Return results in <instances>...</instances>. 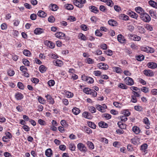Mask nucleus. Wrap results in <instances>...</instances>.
I'll return each mask as SVG.
<instances>
[{
  "label": "nucleus",
  "mask_w": 157,
  "mask_h": 157,
  "mask_svg": "<svg viewBox=\"0 0 157 157\" xmlns=\"http://www.w3.org/2000/svg\"><path fill=\"white\" fill-rule=\"evenodd\" d=\"M134 108L137 111H141L143 109L142 107L139 105H136Z\"/></svg>",
  "instance_id": "55"
},
{
  "label": "nucleus",
  "mask_w": 157,
  "mask_h": 157,
  "mask_svg": "<svg viewBox=\"0 0 157 157\" xmlns=\"http://www.w3.org/2000/svg\"><path fill=\"white\" fill-rule=\"evenodd\" d=\"M121 121H127L128 118L124 116H121L120 117Z\"/></svg>",
  "instance_id": "63"
},
{
  "label": "nucleus",
  "mask_w": 157,
  "mask_h": 157,
  "mask_svg": "<svg viewBox=\"0 0 157 157\" xmlns=\"http://www.w3.org/2000/svg\"><path fill=\"white\" fill-rule=\"evenodd\" d=\"M48 83L49 86H53L55 84V82L53 80H50L48 82Z\"/></svg>",
  "instance_id": "53"
},
{
  "label": "nucleus",
  "mask_w": 157,
  "mask_h": 157,
  "mask_svg": "<svg viewBox=\"0 0 157 157\" xmlns=\"http://www.w3.org/2000/svg\"><path fill=\"white\" fill-rule=\"evenodd\" d=\"M141 49L142 51L147 53H152L154 52V49L148 46H144L141 48Z\"/></svg>",
  "instance_id": "2"
},
{
  "label": "nucleus",
  "mask_w": 157,
  "mask_h": 157,
  "mask_svg": "<svg viewBox=\"0 0 157 157\" xmlns=\"http://www.w3.org/2000/svg\"><path fill=\"white\" fill-rule=\"evenodd\" d=\"M69 149L71 151H74L75 149V146L74 143H70L69 144Z\"/></svg>",
  "instance_id": "30"
},
{
  "label": "nucleus",
  "mask_w": 157,
  "mask_h": 157,
  "mask_svg": "<svg viewBox=\"0 0 157 157\" xmlns=\"http://www.w3.org/2000/svg\"><path fill=\"white\" fill-rule=\"evenodd\" d=\"M44 32V30L40 28H36L34 31V33L36 35L40 34Z\"/></svg>",
  "instance_id": "11"
},
{
  "label": "nucleus",
  "mask_w": 157,
  "mask_h": 157,
  "mask_svg": "<svg viewBox=\"0 0 157 157\" xmlns=\"http://www.w3.org/2000/svg\"><path fill=\"white\" fill-rule=\"evenodd\" d=\"M118 87L123 89H126L128 88L126 85L122 83L119 84Z\"/></svg>",
  "instance_id": "44"
},
{
  "label": "nucleus",
  "mask_w": 157,
  "mask_h": 157,
  "mask_svg": "<svg viewBox=\"0 0 157 157\" xmlns=\"http://www.w3.org/2000/svg\"><path fill=\"white\" fill-rule=\"evenodd\" d=\"M84 129L88 134H90L92 132V130L88 127L85 126L84 128Z\"/></svg>",
  "instance_id": "45"
},
{
  "label": "nucleus",
  "mask_w": 157,
  "mask_h": 157,
  "mask_svg": "<svg viewBox=\"0 0 157 157\" xmlns=\"http://www.w3.org/2000/svg\"><path fill=\"white\" fill-rule=\"evenodd\" d=\"M14 71L13 70H9L7 71V74L8 75L10 76H13V75L14 74Z\"/></svg>",
  "instance_id": "51"
},
{
  "label": "nucleus",
  "mask_w": 157,
  "mask_h": 157,
  "mask_svg": "<svg viewBox=\"0 0 157 157\" xmlns=\"http://www.w3.org/2000/svg\"><path fill=\"white\" fill-rule=\"evenodd\" d=\"M106 3L108 6L110 7H112L113 5V3L111 0H107Z\"/></svg>",
  "instance_id": "52"
},
{
  "label": "nucleus",
  "mask_w": 157,
  "mask_h": 157,
  "mask_svg": "<svg viewBox=\"0 0 157 157\" xmlns=\"http://www.w3.org/2000/svg\"><path fill=\"white\" fill-rule=\"evenodd\" d=\"M18 87L21 89H23L24 88V86L22 83L21 82H18L17 83Z\"/></svg>",
  "instance_id": "61"
},
{
  "label": "nucleus",
  "mask_w": 157,
  "mask_h": 157,
  "mask_svg": "<svg viewBox=\"0 0 157 157\" xmlns=\"http://www.w3.org/2000/svg\"><path fill=\"white\" fill-rule=\"evenodd\" d=\"M52 154V151L50 148L46 150L45 152L46 155L48 157H50Z\"/></svg>",
  "instance_id": "22"
},
{
  "label": "nucleus",
  "mask_w": 157,
  "mask_h": 157,
  "mask_svg": "<svg viewBox=\"0 0 157 157\" xmlns=\"http://www.w3.org/2000/svg\"><path fill=\"white\" fill-rule=\"evenodd\" d=\"M78 36L79 39L83 40H86L87 39L86 37L82 33H79Z\"/></svg>",
  "instance_id": "37"
},
{
  "label": "nucleus",
  "mask_w": 157,
  "mask_h": 157,
  "mask_svg": "<svg viewBox=\"0 0 157 157\" xmlns=\"http://www.w3.org/2000/svg\"><path fill=\"white\" fill-rule=\"evenodd\" d=\"M131 141L132 144L136 145L138 144L139 139L137 138H134L131 139Z\"/></svg>",
  "instance_id": "34"
},
{
  "label": "nucleus",
  "mask_w": 157,
  "mask_h": 157,
  "mask_svg": "<svg viewBox=\"0 0 157 157\" xmlns=\"http://www.w3.org/2000/svg\"><path fill=\"white\" fill-rule=\"evenodd\" d=\"M86 81L88 83L91 84L92 83L94 82V80L91 77H88L87 78H86Z\"/></svg>",
  "instance_id": "49"
},
{
  "label": "nucleus",
  "mask_w": 157,
  "mask_h": 157,
  "mask_svg": "<svg viewBox=\"0 0 157 157\" xmlns=\"http://www.w3.org/2000/svg\"><path fill=\"white\" fill-rule=\"evenodd\" d=\"M73 3L75 5L79 8H81L83 6V5L78 0H74L73 1Z\"/></svg>",
  "instance_id": "14"
},
{
  "label": "nucleus",
  "mask_w": 157,
  "mask_h": 157,
  "mask_svg": "<svg viewBox=\"0 0 157 157\" xmlns=\"http://www.w3.org/2000/svg\"><path fill=\"white\" fill-rule=\"evenodd\" d=\"M23 95L21 93H17L15 94V98L17 100H21L23 98Z\"/></svg>",
  "instance_id": "17"
},
{
  "label": "nucleus",
  "mask_w": 157,
  "mask_h": 157,
  "mask_svg": "<svg viewBox=\"0 0 157 157\" xmlns=\"http://www.w3.org/2000/svg\"><path fill=\"white\" fill-rule=\"evenodd\" d=\"M88 109L92 113H95L96 111L95 107L93 106H89L88 107Z\"/></svg>",
  "instance_id": "42"
},
{
  "label": "nucleus",
  "mask_w": 157,
  "mask_h": 157,
  "mask_svg": "<svg viewBox=\"0 0 157 157\" xmlns=\"http://www.w3.org/2000/svg\"><path fill=\"white\" fill-rule=\"evenodd\" d=\"M86 62L88 64H92L94 63V60L90 58H87L86 59Z\"/></svg>",
  "instance_id": "48"
},
{
  "label": "nucleus",
  "mask_w": 157,
  "mask_h": 157,
  "mask_svg": "<svg viewBox=\"0 0 157 157\" xmlns=\"http://www.w3.org/2000/svg\"><path fill=\"white\" fill-rule=\"evenodd\" d=\"M141 90L144 92V93H147L148 91V89L147 88L145 87H143L141 88Z\"/></svg>",
  "instance_id": "64"
},
{
  "label": "nucleus",
  "mask_w": 157,
  "mask_h": 157,
  "mask_svg": "<svg viewBox=\"0 0 157 157\" xmlns=\"http://www.w3.org/2000/svg\"><path fill=\"white\" fill-rule=\"evenodd\" d=\"M144 56L143 55L138 56L137 57L136 59L138 61H142L144 59Z\"/></svg>",
  "instance_id": "58"
},
{
  "label": "nucleus",
  "mask_w": 157,
  "mask_h": 157,
  "mask_svg": "<svg viewBox=\"0 0 157 157\" xmlns=\"http://www.w3.org/2000/svg\"><path fill=\"white\" fill-rule=\"evenodd\" d=\"M47 45L50 48H53L55 47V44L52 43L50 41H48V42H46Z\"/></svg>",
  "instance_id": "38"
},
{
  "label": "nucleus",
  "mask_w": 157,
  "mask_h": 157,
  "mask_svg": "<svg viewBox=\"0 0 157 157\" xmlns=\"http://www.w3.org/2000/svg\"><path fill=\"white\" fill-rule=\"evenodd\" d=\"M101 74V71H95L93 72V74L97 76H100Z\"/></svg>",
  "instance_id": "60"
},
{
  "label": "nucleus",
  "mask_w": 157,
  "mask_h": 157,
  "mask_svg": "<svg viewBox=\"0 0 157 157\" xmlns=\"http://www.w3.org/2000/svg\"><path fill=\"white\" fill-rule=\"evenodd\" d=\"M66 96L67 97L70 98L72 97L73 96V94L71 92L67 91L66 93Z\"/></svg>",
  "instance_id": "56"
},
{
  "label": "nucleus",
  "mask_w": 157,
  "mask_h": 157,
  "mask_svg": "<svg viewBox=\"0 0 157 157\" xmlns=\"http://www.w3.org/2000/svg\"><path fill=\"white\" fill-rule=\"evenodd\" d=\"M113 69L115 72H116L117 73H121L122 71L121 68L118 67H113Z\"/></svg>",
  "instance_id": "28"
},
{
  "label": "nucleus",
  "mask_w": 157,
  "mask_h": 157,
  "mask_svg": "<svg viewBox=\"0 0 157 157\" xmlns=\"http://www.w3.org/2000/svg\"><path fill=\"white\" fill-rule=\"evenodd\" d=\"M128 14L132 18L136 19H137V18L138 17V15L133 12H128Z\"/></svg>",
  "instance_id": "16"
},
{
  "label": "nucleus",
  "mask_w": 157,
  "mask_h": 157,
  "mask_svg": "<svg viewBox=\"0 0 157 157\" xmlns=\"http://www.w3.org/2000/svg\"><path fill=\"white\" fill-rule=\"evenodd\" d=\"M45 97L47 98V101L50 104H53L54 103V101L50 95L48 94L45 95Z\"/></svg>",
  "instance_id": "7"
},
{
  "label": "nucleus",
  "mask_w": 157,
  "mask_h": 157,
  "mask_svg": "<svg viewBox=\"0 0 157 157\" xmlns=\"http://www.w3.org/2000/svg\"><path fill=\"white\" fill-rule=\"evenodd\" d=\"M122 114L126 117L129 116L130 114V113L128 110H124L122 111Z\"/></svg>",
  "instance_id": "35"
},
{
  "label": "nucleus",
  "mask_w": 157,
  "mask_h": 157,
  "mask_svg": "<svg viewBox=\"0 0 157 157\" xmlns=\"http://www.w3.org/2000/svg\"><path fill=\"white\" fill-rule=\"evenodd\" d=\"M72 113L75 115L78 114L80 112V109L77 108L75 107L72 110Z\"/></svg>",
  "instance_id": "26"
},
{
  "label": "nucleus",
  "mask_w": 157,
  "mask_h": 157,
  "mask_svg": "<svg viewBox=\"0 0 157 157\" xmlns=\"http://www.w3.org/2000/svg\"><path fill=\"white\" fill-rule=\"evenodd\" d=\"M127 148L128 150L129 151H132L133 150V148L132 146L131 145L129 144L127 146Z\"/></svg>",
  "instance_id": "62"
},
{
  "label": "nucleus",
  "mask_w": 157,
  "mask_h": 157,
  "mask_svg": "<svg viewBox=\"0 0 157 157\" xmlns=\"http://www.w3.org/2000/svg\"><path fill=\"white\" fill-rule=\"evenodd\" d=\"M91 90L88 87L85 88L83 90V92L87 94H90V91Z\"/></svg>",
  "instance_id": "46"
},
{
  "label": "nucleus",
  "mask_w": 157,
  "mask_h": 157,
  "mask_svg": "<svg viewBox=\"0 0 157 157\" xmlns=\"http://www.w3.org/2000/svg\"><path fill=\"white\" fill-rule=\"evenodd\" d=\"M53 63L55 66H57L60 67L62 65V61L59 59L54 60L53 62Z\"/></svg>",
  "instance_id": "13"
},
{
  "label": "nucleus",
  "mask_w": 157,
  "mask_h": 157,
  "mask_svg": "<svg viewBox=\"0 0 157 157\" xmlns=\"http://www.w3.org/2000/svg\"><path fill=\"white\" fill-rule=\"evenodd\" d=\"M49 8L51 10L53 11H56L58 8V7L56 5L53 4L50 5Z\"/></svg>",
  "instance_id": "18"
},
{
  "label": "nucleus",
  "mask_w": 157,
  "mask_h": 157,
  "mask_svg": "<svg viewBox=\"0 0 157 157\" xmlns=\"http://www.w3.org/2000/svg\"><path fill=\"white\" fill-rule=\"evenodd\" d=\"M88 126L91 128L93 129L96 128V125L94 123L91 121H89L88 123Z\"/></svg>",
  "instance_id": "41"
},
{
  "label": "nucleus",
  "mask_w": 157,
  "mask_h": 157,
  "mask_svg": "<svg viewBox=\"0 0 157 157\" xmlns=\"http://www.w3.org/2000/svg\"><path fill=\"white\" fill-rule=\"evenodd\" d=\"M38 97V100L39 102L42 104H44L46 101L45 100H44L43 98L40 96H39Z\"/></svg>",
  "instance_id": "39"
},
{
  "label": "nucleus",
  "mask_w": 157,
  "mask_h": 157,
  "mask_svg": "<svg viewBox=\"0 0 157 157\" xmlns=\"http://www.w3.org/2000/svg\"><path fill=\"white\" fill-rule=\"evenodd\" d=\"M89 9L91 10V11L94 13H97L98 12V10H97V8L94 6H91L89 7Z\"/></svg>",
  "instance_id": "25"
},
{
  "label": "nucleus",
  "mask_w": 157,
  "mask_h": 157,
  "mask_svg": "<svg viewBox=\"0 0 157 157\" xmlns=\"http://www.w3.org/2000/svg\"><path fill=\"white\" fill-rule=\"evenodd\" d=\"M78 149L81 151L86 152L87 149L86 146L83 144L79 143L77 145Z\"/></svg>",
  "instance_id": "3"
},
{
  "label": "nucleus",
  "mask_w": 157,
  "mask_h": 157,
  "mask_svg": "<svg viewBox=\"0 0 157 157\" xmlns=\"http://www.w3.org/2000/svg\"><path fill=\"white\" fill-rule=\"evenodd\" d=\"M145 28L147 30L152 31L153 30V28L151 25L147 24L145 26Z\"/></svg>",
  "instance_id": "57"
},
{
  "label": "nucleus",
  "mask_w": 157,
  "mask_h": 157,
  "mask_svg": "<svg viewBox=\"0 0 157 157\" xmlns=\"http://www.w3.org/2000/svg\"><path fill=\"white\" fill-rule=\"evenodd\" d=\"M38 15L40 17H44L46 16L47 14L42 10H40L37 13Z\"/></svg>",
  "instance_id": "21"
},
{
  "label": "nucleus",
  "mask_w": 157,
  "mask_h": 157,
  "mask_svg": "<svg viewBox=\"0 0 157 157\" xmlns=\"http://www.w3.org/2000/svg\"><path fill=\"white\" fill-rule=\"evenodd\" d=\"M60 124L63 127L66 128L68 127V124L66 121L65 120H61L60 121Z\"/></svg>",
  "instance_id": "36"
},
{
  "label": "nucleus",
  "mask_w": 157,
  "mask_h": 157,
  "mask_svg": "<svg viewBox=\"0 0 157 157\" xmlns=\"http://www.w3.org/2000/svg\"><path fill=\"white\" fill-rule=\"evenodd\" d=\"M108 24L110 25L114 26L116 25L117 22L113 19H110L108 21Z\"/></svg>",
  "instance_id": "27"
},
{
  "label": "nucleus",
  "mask_w": 157,
  "mask_h": 157,
  "mask_svg": "<svg viewBox=\"0 0 157 157\" xmlns=\"http://www.w3.org/2000/svg\"><path fill=\"white\" fill-rule=\"evenodd\" d=\"M119 17L121 19L127 21L129 19V17L124 14H121Z\"/></svg>",
  "instance_id": "24"
},
{
  "label": "nucleus",
  "mask_w": 157,
  "mask_h": 157,
  "mask_svg": "<svg viewBox=\"0 0 157 157\" xmlns=\"http://www.w3.org/2000/svg\"><path fill=\"white\" fill-rule=\"evenodd\" d=\"M20 70L22 71L23 73L27 71V68L25 67V66H21L20 67Z\"/></svg>",
  "instance_id": "54"
},
{
  "label": "nucleus",
  "mask_w": 157,
  "mask_h": 157,
  "mask_svg": "<svg viewBox=\"0 0 157 157\" xmlns=\"http://www.w3.org/2000/svg\"><path fill=\"white\" fill-rule=\"evenodd\" d=\"M124 81L127 85L129 86L132 85L134 84V81L132 78L127 77L124 79Z\"/></svg>",
  "instance_id": "4"
},
{
  "label": "nucleus",
  "mask_w": 157,
  "mask_h": 157,
  "mask_svg": "<svg viewBox=\"0 0 157 157\" xmlns=\"http://www.w3.org/2000/svg\"><path fill=\"white\" fill-rule=\"evenodd\" d=\"M132 130L136 134H139L140 132L139 128L136 126L133 127Z\"/></svg>",
  "instance_id": "23"
},
{
  "label": "nucleus",
  "mask_w": 157,
  "mask_h": 157,
  "mask_svg": "<svg viewBox=\"0 0 157 157\" xmlns=\"http://www.w3.org/2000/svg\"><path fill=\"white\" fill-rule=\"evenodd\" d=\"M87 145L89 147V148L91 149H93L94 148V146L93 144L90 141H88L87 142Z\"/></svg>",
  "instance_id": "40"
},
{
  "label": "nucleus",
  "mask_w": 157,
  "mask_h": 157,
  "mask_svg": "<svg viewBox=\"0 0 157 157\" xmlns=\"http://www.w3.org/2000/svg\"><path fill=\"white\" fill-rule=\"evenodd\" d=\"M96 107L97 110L103 113L105 111L104 108L103 107H102V106L100 105H96Z\"/></svg>",
  "instance_id": "20"
},
{
  "label": "nucleus",
  "mask_w": 157,
  "mask_h": 157,
  "mask_svg": "<svg viewBox=\"0 0 157 157\" xmlns=\"http://www.w3.org/2000/svg\"><path fill=\"white\" fill-rule=\"evenodd\" d=\"M135 10L137 13L140 14V16L145 13L144 11L140 7H136L135 8Z\"/></svg>",
  "instance_id": "12"
},
{
  "label": "nucleus",
  "mask_w": 157,
  "mask_h": 157,
  "mask_svg": "<svg viewBox=\"0 0 157 157\" xmlns=\"http://www.w3.org/2000/svg\"><path fill=\"white\" fill-rule=\"evenodd\" d=\"M148 3L151 6L154 8H157V3L154 2L153 1L150 0L149 1Z\"/></svg>",
  "instance_id": "32"
},
{
  "label": "nucleus",
  "mask_w": 157,
  "mask_h": 157,
  "mask_svg": "<svg viewBox=\"0 0 157 157\" xmlns=\"http://www.w3.org/2000/svg\"><path fill=\"white\" fill-rule=\"evenodd\" d=\"M143 73L146 76L149 77H152L154 75L153 71L150 70H144Z\"/></svg>",
  "instance_id": "5"
},
{
  "label": "nucleus",
  "mask_w": 157,
  "mask_h": 157,
  "mask_svg": "<svg viewBox=\"0 0 157 157\" xmlns=\"http://www.w3.org/2000/svg\"><path fill=\"white\" fill-rule=\"evenodd\" d=\"M149 13L152 17L154 18L156 17V15L154 10H150L149 11Z\"/></svg>",
  "instance_id": "50"
},
{
  "label": "nucleus",
  "mask_w": 157,
  "mask_h": 157,
  "mask_svg": "<svg viewBox=\"0 0 157 157\" xmlns=\"http://www.w3.org/2000/svg\"><path fill=\"white\" fill-rule=\"evenodd\" d=\"M143 121L144 123L147 125V128H148L149 127L148 125H150V123L147 117H145Z\"/></svg>",
  "instance_id": "47"
},
{
  "label": "nucleus",
  "mask_w": 157,
  "mask_h": 157,
  "mask_svg": "<svg viewBox=\"0 0 157 157\" xmlns=\"http://www.w3.org/2000/svg\"><path fill=\"white\" fill-rule=\"evenodd\" d=\"M65 34L61 32H57L55 34V36L56 37L62 39L63 37H64Z\"/></svg>",
  "instance_id": "15"
},
{
  "label": "nucleus",
  "mask_w": 157,
  "mask_h": 157,
  "mask_svg": "<svg viewBox=\"0 0 157 157\" xmlns=\"http://www.w3.org/2000/svg\"><path fill=\"white\" fill-rule=\"evenodd\" d=\"M147 66L149 68L154 69L157 67V64L155 62H150L147 64Z\"/></svg>",
  "instance_id": "9"
},
{
  "label": "nucleus",
  "mask_w": 157,
  "mask_h": 157,
  "mask_svg": "<svg viewBox=\"0 0 157 157\" xmlns=\"http://www.w3.org/2000/svg\"><path fill=\"white\" fill-rule=\"evenodd\" d=\"M140 17L143 21L146 22H149L151 20L150 17L145 12L141 15Z\"/></svg>",
  "instance_id": "1"
},
{
  "label": "nucleus",
  "mask_w": 157,
  "mask_h": 157,
  "mask_svg": "<svg viewBox=\"0 0 157 157\" xmlns=\"http://www.w3.org/2000/svg\"><path fill=\"white\" fill-rule=\"evenodd\" d=\"M82 115L85 118L87 119H91L92 118V117L91 116V114L90 113H89L87 112H84L83 113Z\"/></svg>",
  "instance_id": "10"
},
{
  "label": "nucleus",
  "mask_w": 157,
  "mask_h": 157,
  "mask_svg": "<svg viewBox=\"0 0 157 157\" xmlns=\"http://www.w3.org/2000/svg\"><path fill=\"white\" fill-rule=\"evenodd\" d=\"M23 54L27 56H29L31 55L30 52L27 49H25L23 52Z\"/></svg>",
  "instance_id": "43"
},
{
  "label": "nucleus",
  "mask_w": 157,
  "mask_h": 157,
  "mask_svg": "<svg viewBox=\"0 0 157 157\" xmlns=\"http://www.w3.org/2000/svg\"><path fill=\"white\" fill-rule=\"evenodd\" d=\"M117 39L119 42L122 44L125 43L126 41L124 37L121 34L118 35L117 37Z\"/></svg>",
  "instance_id": "6"
},
{
  "label": "nucleus",
  "mask_w": 157,
  "mask_h": 157,
  "mask_svg": "<svg viewBox=\"0 0 157 157\" xmlns=\"http://www.w3.org/2000/svg\"><path fill=\"white\" fill-rule=\"evenodd\" d=\"M98 125L100 127L102 128H107L108 126V124L103 121H101L98 123Z\"/></svg>",
  "instance_id": "19"
},
{
  "label": "nucleus",
  "mask_w": 157,
  "mask_h": 157,
  "mask_svg": "<svg viewBox=\"0 0 157 157\" xmlns=\"http://www.w3.org/2000/svg\"><path fill=\"white\" fill-rule=\"evenodd\" d=\"M39 69L41 72L43 73L46 71L47 68L44 65H41L39 67Z\"/></svg>",
  "instance_id": "29"
},
{
  "label": "nucleus",
  "mask_w": 157,
  "mask_h": 157,
  "mask_svg": "<svg viewBox=\"0 0 157 157\" xmlns=\"http://www.w3.org/2000/svg\"><path fill=\"white\" fill-rule=\"evenodd\" d=\"M99 68L102 69L106 70L108 69V66L104 63H101L98 64Z\"/></svg>",
  "instance_id": "8"
},
{
  "label": "nucleus",
  "mask_w": 157,
  "mask_h": 157,
  "mask_svg": "<svg viewBox=\"0 0 157 157\" xmlns=\"http://www.w3.org/2000/svg\"><path fill=\"white\" fill-rule=\"evenodd\" d=\"M64 6L65 8L68 10H72L74 9L73 6L71 4H66Z\"/></svg>",
  "instance_id": "33"
},
{
  "label": "nucleus",
  "mask_w": 157,
  "mask_h": 157,
  "mask_svg": "<svg viewBox=\"0 0 157 157\" xmlns=\"http://www.w3.org/2000/svg\"><path fill=\"white\" fill-rule=\"evenodd\" d=\"M23 64L27 66H29V62L28 60L26 59H24L23 60Z\"/></svg>",
  "instance_id": "59"
},
{
  "label": "nucleus",
  "mask_w": 157,
  "mask_h": 157,
  "mask_svg": "<svg viewBox=\"0 0 157 157\" xmlns=\"http://www.w3.org/2000/svg\"><path fill=\"white\" fill-rule=\"evenodd\" d=\"M147 146L146 144H144L141 146L140 150L145 152L147 148Z\"/></svg>",
  "instance_id": "31"
}]
</instances>
